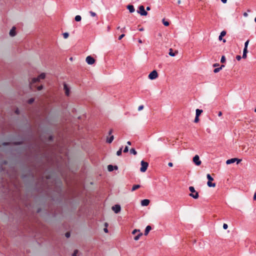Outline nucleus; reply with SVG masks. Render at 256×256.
I'll return each mask as SVG.
<instances>
[{
    "mask_svg": "<svg viewBox=\"0 0 256 256\" xmlns=\"http://www.w3.org/2000/svg\"><path fill=\"white\" fill-rule=\"evenodd\" d=\"M144 30V28H140L139 29L140 31H143Z\"/></svg>",
    "mask_w": 256,
    "mask_h": 256,
    "instance_id": "obj_60",
    "label": "nucleus"
},
{
    "mask_svg": "<svg viewBox=\"0 0 256 256\" xmlns=\"http://www.w3.org/2000/svg\"><path fill=\"white\" fill-rule=\"evenodd\" d=\"M42 88H43V86H42V85H41V86H38V87H37V90H42Z\"/></svg>",
    "mask_w": 256,
    "mask_h": 256,
    "instance_id": "obj_42",
    "label": "nucleus"
},
{
    "mask_svg": "<svg viewBox=\"0 0 256 256\" xmlns=\"http://www.w3.org/2000/svg\"><path fill=\"white\" fill-rule=\"evenodd\" d=\"M137 12L141 16H146L148 15V12L144 10V7L143 6H140L138 8V10Z\"/></svg>",
    "mask_w": 256,
    "mask_h": 256,
    "instance_id": "obj_4",
    "label": "nucleus"
},
{
    "mask_svg": "<svg viewBox=\"0 0 256 256\" xmlns=\"http://www.w3.org/2000/svg\"><path fill=\"white\" fill-rule=\"evenodd\" d=\"M130 152L134 155H136L137 154L136 151L134 148H131L130 150Z\"/></svg>",
    "mask_w": 256,
    "mask_h": 256,
    "instance_id": "obj_26",
    "label": "nucleus"
},
{
    "mask_svg": "<svg viewBox=\"0 0 256 256\" xmlns=\"http://www.w3.org/2000/svg\"><path fill=\"white\" fill-rule=\"evenodd\" d=\"M193 162L196 166L200 165L202 162L200 160V157L198 155H196L193 158Z\"/></svg>",
    "mask_w": 256,
    "mask_h": 256,
    "instance_id": "obj_8",
    "label": "nucleus"
},
{
    "mask_svg": "<svg viewBox=\"0 0 256 256\" xmlns=\"http://www.w3.org/2000/svg\"><path fill=\"white\" fill-rule=\"evenodd\" d=\"M34 102V99L33 98H30V100H28V104H32Z\"/></svg>",
    "mask_w": 256,
    "mask_h": 256,
    "instance_id": "obj_37",
    "label": "nucleus"
},
{
    "mask_svg": "<svg viewBox=\"0 0 256 256\" xmlns=\"http://www.w3.org/2000/svg\"><path fill=\"white\" fill-rule=\"evenodd\" d=\"M128 146H126L124 150V152L126 153V152H128Z\"/></svg>",
    "mask_w": 256,
    "mask_h": 256,
    "instance_id": "obj_38",
    "label": "nucleus"
},
{
    "mask_svg": "<svg viewBox=\"0 0 256 256\" xmlns=\"http://www.w3.org/2000/svg\"><path fill=\"white\" fill-rule=\"evenodd\" d=\"M64 89L66 96H68L70 94V90L66 84H64Z\"/></svg>",
    "mask_w": 256,
    "mask_h": 256,
    "instance_id": "obj_10",
    "label": "nucleus"
},
{
    "mask_svg": "<svg viewBox=\"0 0 256 256\" xmlns=\"http://www.w3.org/2000/svg\"><path fill=\"white\" fill-rule=\"evenodd\" d=\"M127 144H128V145H131V142H130V141H128V142H127Z\"/></svg>",
    "mask_w": 256,
    "mask_h": 256,
    "instance_id": "obj_57",
    "label": "nucleus"
},
{
    "mask_svg": "<svg viewBox=\"0 0 256 256\" xmlns=\"http://www.w3.org/2000/svg\"><path fill=\"white\" fill-rule=\"evenodd\" d=\"M178 51H176L175 52H173V50H172V48H170V52H169V55L172 56H176V54H178Z\"/></svg>",
    "mask_w": 256,
    "mask_h": 256,
    "instance_id": "obj_16",
    "label": "nucleus"
},
{
    "mask_svg": "<svg viewBox=\"0 0 256 256\" xmlns=\"http://www.w3.org/2000/svg\"><path fill=\"white\" fill-rule=\"evenodd\" d=\"M219 66V64H218L216 63V64H214L213 66H214V67H216V66Z\"/></svg>",
    "mask_w": 256,
    "mask_h": 256,
    "instance_id": "obj_49",
    "label": "nucleus"
},
{
    "mask_svg": "<svg viewBox=\"0 0 256 256\" xmlns=\"http://www.w3.org/2000/svg\"><path fill=\"white\" fill-rule=\"evenodd\" d=\"M254 200H256V192L254 193Z\"/></svg>",
    "mask_w": 256,
    "mask_h": 256,
    "instance_id": "obj_50",
    "label": "nucleus"
},
{
    "mask_svg": "<svg viewBox=\"0 0 256 256\" xmlns=\"http://www.w3.org/2000/svg\"><path fill=\"white\" fill-rule=\"evenodd\" d=\"M202 112V110L200 109L196 110V116H200V115Z\"/></svg>",
    "mask_w": 256,
    "mask_h": 256,
    "instance_id": "obj_22",
    "label": "nucleus"
},
{
    "mask_svg": "<svg viewBox=\"0 0 256 256\" xmlns=\"http://www.w3.org/2000/svg\"><path fill=\"white\" fill-rule=\"evenodd\" d=\"M207 178L208 179V181H212L214 180V178L211 176L210 174H208L206 175Z\"/></svg>",
    "mask_w": 256,
    "mask_h": 256,
    "instance_id": "obj_28",
    "label": "nucleus"
},
{
    "mask_svg": "<svg viewBox=\"0 0 256 256\" xmlns=\"http://www.w3.org/2000/svg\"><path fill=\"white\" fill-rule=\"evenodd\" d=\"M126 8L129 10L130 12L131 13L134 12L135 10L134 6L132 5L129 4L127 6Z\"/></svg>",
    "mask_w": 256,
    "mask_h": 256,
    "instance_id": "obj_13",
    "label": "nucleus"
},
{
    "mask_svg": "<svg viewBox=\"0 0 256 256\" xmlns=\"http://www.w3.org/2000/svg\"><path fill=\"white\" fill-rule=\"evenodd\" d=\"M242 58V57L240 56H239V55H238L236 56V59L238 60H240Z\"/></svg>",
    "mask_w": 256,
    "mask_h": 256,
    "instance_id": "obj_43",
    "label": "nucleus"
},
{
    "mask_svg": "<svg viewBox=\"0 0 256 256\" xmlns=\"http://www.w3.org/2000/svg\"><path fill=\"white\" fill-rule=\"evenodd\" d=\"M249 42L250 40H246L245 43H244V50H248V44H249Z\"/></svg>",
    "mask_w": 256,
    "mask_h": 256,
    "instance_id": "obj_24",
    "label": "nucleus"
},
{
    "mask_svg": "<svg viewBox=\"0 0 256 256\" xmlns=\"http://www.w3.org/2000/svg\"><path fill=\"white\" fill-rule=\"evenodd\" d=\"M221 1L224 3L226 4L227 2V0H221Z\"/></svg>",
    "mask_w": 256,
    "mask_h": 256,
    "instance_id": "obj_53",
    "label": "nucleus"
},
{
    "mask_svg": "<svg viewBox=\"0 0 256 256\" xmlns=\"http://www.w3.org/2000/svg\"><path fill=\"white\" fill-rule=\"evenodd\" d=\"M188 188L190 191L192 192L189 196L194 199L198 198L199 197L198 193L196 191L194 187L190 186Z\"/></svg>",
    "mask_w": 256,
    "mask_h": 256,
    "instance_id": "obj_2",
    "label": "nucleus"
},
{
    "mask_svg": "<svg viewBox=\"0 0 256 256\" xmlns=\"http://www.w3.org/2000/svg\"><path fill=\"white\" fill-rule=\"evenodd\" d=\"M90 14L91 15V16H93V17L96 16V15L94 12H92V11L90 12Z\"/></svg>",
    "mask_w": 256,
    "mask_h": 256,
    "instance_id": "obj_34",
    "label": "nucleus"
},
{
    "mask_svg": "<svg viewBox=\"0 0 256 256\" xmlns=\"http://www.w3.org/2000/svg\"><path fill=\"white\" fill-rule=\"evenodd\" d=\"M86 60L88 64L90 65L94 64L96 62L95 60L91 56H88L86 58Z\"/></svg>",
    "mask_w": 256,
    "mask_h": 256,
    "instance_id": "obj_7",
    "label": "nucleus"
},
{
    "mask_svg": "<svg viewBox=\"0 0 256 256\" xmlns=\"http://www.w3.org/2000/svg\"><path fill=\"white\" fill-rule=\"evenodd\" d=\"M138 42L140 43V44L142 43V40H140V39L138 40Z\"/></svg>",
    "mask_w": 256,
    "mask_h": 256,
    "instance_id": "obj_58",
    "label": "nucleus"
},
{
    "mask_svg": "<svg viewBox=\"0 0 256 256\" xmlns=\"http://www.w3.org/2000/svg\"><path fill=\"white\" fill-rule=\"evenodd\" d=\"M140 230H137V229H135L132 232V234H136V232H140Z\"/></svg>",
    "mask_w": 256,
    "mask_h": 256,
    "instance_id": "obj_33",
    "label": "nucleus"
},
{
    "mask_svg": "<svg viewBox=\"0 0 256 256\" xmlns=\"http://www.w3.org/2000/svg\"><path fill=\"white\" fill-rule=\"evenodd\" d=\"M146 10H150V6H147Z\"/></svg>",
    "mask_w": 256,
    "mask_h": 256,
    "instance_id": "obj_54",
    "label": "nucleus"
},
{
    "mask_svg": "<svg viewBox=\"0 0 256 256\" xmlns=\"http://www.w3.org/2000/svg\"><path fill=\"white\" fill-rule=\"evenodd\" d=\"M241 161H242L241 159H238L237 158H232L231 159L228 160L226 161V164H230L234 163V162H236L237 164H238Z\"/></svg>",
    "mask_w": 256,
    "mask_h": 256,
    "instance_id": "obj_5",
    "label": "nucleus"
},
{
    "mask_svg": "<svg viewBox=\"0 0 256 256\" xmlns=\"http://www.w3.org/2000/svg\"><path fill=\"white\" fill-rule=\"evenodd\" d=\"M142 235V233L140 231V232H138V234L137 236H136L134 238V240H139V238H140V237Z\"/></svg>",
    "mask_w": 256,
    "mask_h": 256,
    "instance_id": "obj_18",
    "label": "nucleus"
},
{
    "mask_svg": "<svg viewBox=\"0 0 256 256\" xmlns=\"http://www.w3.org/2000/svg\"><path fill=\"white\" fill-rule=\"evenodd\" d=\"M65 235H66V236L68 238L70 236V232H66Z\"/></svg>",
    "mask_w": 256,
    "mask_h": 256,
    "instance_id": "obj_44",
    "label": "nucleus"
},
{
    "mask_svg": "<svg viewBox=\"0 0 256 256\" xmlns=\"http://www.w3.org/2000/svg\"><path fill=\"white\" fill-rule=\"evenodd\" d=\"M15 112H16V114H19V111H18V109L16 110L15 111Z\"/></svg>",
    "mask_w": 256,
    "mask_h": 256,
    "instance_id": "obj_51",
    "label": "nucleus"
},
{
    "mask_svg": "<svg viewBox=\"0 0 256 256\" xmlns=\"http://www.w3.org/2000/svg\"><path fill=\"white\" fill-rule=\"evenodd\" d=\"M152 230V227L150 226H148L144 231V235L146 236L148 234L150 231Z\"/></svg>",
    "mask_w": 256,
    "mask_h": 256,
    "instance_id": "obj_14",
    "label": "nucleus"
},
{
    "mask_svg": "<svg viewBox=\"0 0 256 256\" xmlns=\"http://www.w3.org/2000/svg\"><path fill=\"white\" fill-rule=\"evenodd\" d=\"M162 22H163V24L165 26H168L170 24L167 21H165L164 20V19H163L162 20Z\"/></svg>",
    "mask_w": 256,
    "mask_h": 256,
    "instance_id": "obj_31",
    "label": "nucleus"
},
{
    "mask_svg": "<svg viewBox=\"0 0 256 256\" xmlns=\"http://www.w3.org/2000/svg\"><path fill=\"white\" fill-rule=\"evenodd\" d=\"M220 67H222V68L224 67V65H222V66H220Z\"/></svg>",
    "mask_w": 256,
    "mask_h": 256,
    "instance_id": "obj_62",
    "label": "nucleus"
},
{
    "mask_svg": "<svg viewBox=\"0 0 256 256\" xmlns=\"http://www.w3.org/2000/svg\"><path fill=\"white\" fill-rule=\"evenodd\" d=\"M207 184L209 187H215L216 184L215 183L212 182V181H208L207 182Z\"/></svg>",
    "mask_w": 256,
    "mask_h": 256,
    "instance_id": "obj_17",
    "label": "nucleus"
},
{
    "mask_svg": "<svg viewBox=\"0 0 256 256\" xmlns=\"http://www.w3.org/2000/svg\"><path fill=\"white\" fill-rule=\"evenodd\" d=\"M78 250H76L74 251V253L72 254V256H77V254L78 253Z\"/></svg>",
    "mask_w": 256,
    "mask_h": 256,
    "instance_id": "obj_35",
    "label": "nucleus"
},
{
    "mask_svg": "<svg viewBox=\"0 0 256 256\" xmlns=\"http://www.w3.org/2000/svg\"><path fill=\"white\" fill-rule=\"evenodd\" d=\"M16 34V28L15 27H13L10 30V35L11 36H15Z\"/></svg>",
    "mask_w": 256,
    "mask_h": 256,
    "instance_id": "obj_12",
    "label": "nucleus"
},
{
    "mask_svg": "<svg viewBox=\"0 0 256 256\" xmlns=\"http://www.w3.org/2000/svg\"><path fill=\"white\" fill-rule=\"evenodd\" d=\"M222 112H220H220H218V116H222Z\"/></svg>",
    "mask_w": 256,
    "mask_h": 256,
    "instance_id": "obj_48",
    "label": "nucleus"
},
{
    "mask_svg": "<svg viewBox=\"0 0 256 256\" xmlns=\"http://www.w3.org/2000/svg\"><path fill=\"white\" fill-rule=\"evenodd\" d=\"M254 21H255V22H256V18H254Z\"/></svg>",
    "mask_w": 256,
    "mask_h": 256,
    "instance_id": "obj_63",
    "label": "nucleus"
},
{
    "mask_svg": "<svg viewBox=\"0 0 256 256\" xmlns=\"http://www.w3.org/2000/svg\"><path fill=\"white\" fill-rule=\"evenodd\" d=\"M140 187V186L139 184L134 185L132 188V192L136 190L139 188Z\"/></svg>",
    "mask_w": 256,
    "mask_h": 256,
    "instance_id": "obj_19",
    "label": "nucleus"
},
{
    "mask_svg": "<svg viewBox=\"0 0 256 256\" xmlns=\"http://www.w3.org/2000/svg\"><path fill=\"white\" fill-rule=\"evenodd\" d=\"M199 116H196V118H194V122H198V121H199V118H198Z\"/></svg>",
    "mask_w": 256,
    "mask_h": 256,
    "instance_id": "obj_36",
    "label": "nucleus"
},
{
    "mask_svg": "<svg viewBox=\"0 0 256 256\" xmlns=\"http://www.w3.org/2000/svg\"><path fill=\"white\" fill-rule=\"evenodd\" d=\"M112 130H110V132H109V134H110H110H112Z\"/></svg>",
    "mask_w": 256,
    "mask_h": 256,
    "instance_id": "obj_59",
    "label": "nucleus"
},
{
    "mask_svg": "<svg viewBox=\"0 0 256 256\" xmlns=\"http://www.w3.org/2000/svg\"><path fill=\"white\" fill-rule=\"evenodd\" d=\"M148 78L150 80H154L158 77V74L156 70L152 71L148 75Z\"/></svg>",
    "mask_w": 256,
    "mask_h": 256,
    "instance_id": "obj_6",
    "label": "nucleus"
},
{
    "mask_svg": "<svg viewBox=\"0 0 256 256\" xmlns=\"http://www.w3.org/2000/svg\"><path fill=\"white\" fill-rule=\"evenodd\" d=\"M140 164H141V168H140V172H145L146 170L148 167V162H146L144 160H142L140 162Z\"/></svg>",
    "mask_w": 256,
    "mask_h": 256,
    "instance_id": "obj_3",
    "label": "nucleus"
},
{
    "mask_svg": "<svg viewBox=\"0 0 256 256\" xmlns=\"http://www.w3.org/2000/svg\"><path fill=\"white\" fill-rule=\"evenodd\" d=\"M104 226H105V228H107V227L108 226V223H106H106L104 224Z\"/></svg>",
    "mask_w": 256,
    "mask_h": 256,
    "instance_id": "obj_55",
    "label": "nucleus"
},
{
    "mask_svg": "<svg viewBox=\"0 0 256 256\" xmlns=\"http://www.w3.org/2000/svg\"><path fill=\"white\" fill-rule=\"evenodd\" d=\"M122 147L120 148V150L118 151H117V152H116L117 156H121L122 152Z\"/></svg>",
    "mask_w": 256,
    "mask_h": 256,
    "instance_id": "obj_27",
    "label": "nucleus"
},
{
    "mask_svg": "<svg viewBox=\"0 0 256 256\" xmlns=\"http://www.w3.org/2000/svg\"><path fill=\"white\" fill-rule=\"evenodd\" d=\"M222 70V67L216 68L215 69H214V73H217V72H219L220 71V70Z\"/></svg>",
    "mask_w": 256,
    "mask_h": 256,
    "instance_id": "obj_29",
    "label": "nucleus"
},
{
    "mask_svg": "<svg viewBox=\"0 0 256 256\" xmlns=\"http://www.w3.org/2000/svg\"><path fill=\"white\" fill-rule=\"evenodd\" d=\"M248 16V14L246 12H244V16L246 17Z\"/></svg>",
    "mask_w": 256,
    "mask_h": 256,
    "instance_id": "obj_52",
    "label": "nucleus"
},
{
    "mask_svg": "<svg viewBox=\"0 0 256 256\" xmlns=\"http://www.w3.org/2000/svg\"><path fill=\"white\" fill-rule=\"evenodd\" d=\"M120 32H125V27H124L122 28H120Z\"/></svg>",
    "mask_w": 256,
    "mask_h": 256,
    "instance_id": "obj_45",
    "label": "nucleus"
},
{
    "mask_svg": "<svg viewBox=\"0 0 256 256\" xmlns=\"http://www.w3.org/2000/svg\"><path fill=\"white\" fill-rule=\"evenodd\" d=\"M108 170L109 172H112L114 170V166L112 165H108Z\"/></svg>",
    "mask_w": 256,
    "mask_h": 256,
    "instance_id": "obj_25",
    "label": "nucleus"
},
{
    "mask_svg": "<svg viewBox=\"0 0 256 256\" xmlns=\"http://www.w3.org/2000/svg\"><path fill=\"white\" fill-rule=\"evenodd\" d=\"M226 31L224 30H223L221 32H220V34L218 37V39L220 40H222V37L225 36L226 34Z\"/></svg>",
    "mask_w": 256,
    "mask_h": 256,
    "instance_id": "obj_15",
    "label": "nucleus"
},
{
    "mask_svg": "<svg viewBox=\"0 0 256 256\" xmlns=\"http://www.w3.org/2000/svg\"><path fill=\"white\" fill-rule=\"evenodd\" d=\"M125 36L124 34H122L118 37V40H121Z\"/></svg>",
    "mask_w": 256,
    "mask_h": 256,
    "instance_id": "obj_39",
    "label": "nucleus"
},
{
    "mask_svg": "<svg viewBox=\"0 0 256 256\" xmlns=\"http://www.w3.org/2000/svg\"><path fill=\"white\" fill-rule=\"evenodd\" d=\"M118 168L116 166H114V169H115V170H118Z\"/></svg>",
    "mask_w": 256,
    "mask_h": 256,
    "instance_id": "obj_56",
    "label": "nucleus"
},
{
    "mask_svg": "<svg viewBox=\"0 0 256 256\" xmlns=\"http://www.w3.org/2000/svg\"><path fill=\"white\" fill-rule=\"evenodd\" d=\"M247 53H248V50H243V54H242V58H246L247 57Z\"/></svg>",
    "mask_w": 256,
    "mask_h": 256,
    "instance_id": "obj_21",
    "label": "nucleus"
},
{
    "mask_svg": "<svg viewBox=\"0 0 256 256\" xmlns=\"http://www.w3.org/2000/svg\"><path fill=\"white\" fill-rule=\"evenodd\" d=\"M112 210L116 214H118L120 211L121 208L120 205L116 204L114 206H112Z\"/></svg>",
    "mask_w": 256,
    "mask_h": 256,
    "instance_id": "obj_9",
    "label": "nucleus"
},
{
    "mask_svg": "<svg viewBox=\"0 0 256 256\" xmlns=\"http://www.w3.org/2000/svg\"><path fill=\"white\" fill-rule=\"evenodd\" d=\"M150 202V201L149 200L144 199L141 201V204L142 206H147L149 204Z\"/></svg>",
    "mask_w": 256,
    "mask_h": 256,
    "instance_id": "obj_11",
    "label": "nucleus"
},
{
    "mask_svg": "<svg viewBox=\"0 0 256 256\" xmlns=\"http://www.w3.org/2000/svg\"><path fill=\"white\" fill-rule=\"evenodd\" d=\"M69 36V34L68 32H64L63 34V37L64 38H67Z\"/></svg>",
    "mask_w": 256,
    "mask_h": 256,
    "instance_id": "obj_30",
    "label": "nucleus"
},
{
    "mask_svg": "<svg viewBox=\"0 0 256 256\" xmlns=\"http://www.w3.org/2000/svg\"><path fill=\"white\" fill-rule=\"evenodd\" d=\"M248 12H250V10H248Z\"/></svg>",
    "mask_w": 256,
    "mask_h": 256,
    "instance_id": "obj_64",
    "label": "nucleus"
},
{
    "mask_svg": "<svg viewBox=\"0 0 256 256\" xmlns=\"http://www.w3.org/2000/svg\"><path fill=\"white\" fill-rule=\"evenodd\" d=\"M75 20L76 21V22H80L81 20H82V18L80 16H79V15H77L75 16Z\"/></svg>",
    "mask_w": 256,
    "mask_h": 256,
    "instance_id": "obj_23",
    "label": "nucleus"
},
{
    "mask_svg": "<svg viewBox=\"0 0 256 256\" xmlns=\"http://www.w3.org/2000/svg\"><path fill=\"white\" fill-rule=\"evenodd\" d=\"M228 228V226L227 224H223V228L224 229V230H226Z\"/></svg>",
    "mask_w": 256,
    "mask_h": 256,
    "instance_id": "obj_41",
    "label": "nucleus"
},
{
    "mask_svg": "<svg viewBox=\"0 0 256 256\" xmlns=\"http://www.w3.org/2000/svg\"><path fill=\"white\" fill-rule=\"evenodd\" d=\"M114 136H110V138H107L106 142L110 144V143H111L112 142V140H114Z\"/></svg>",
    "mask_w": 256,
    "mask_h": 256,
    "instance_id": "obj_20",
    "label": "nucleus"
},
{
    "mask_svg": "<svg viewBox=\"0 0 256 256\" xmlns=\"http://www.w3.org/2000/svg\"><path fill=\"white\" fill-rule=\"evenodd\" d=\"M104 232H106V233H108V230L107 228H104Z\"/></svg>",
    "mask_w": 256,
    "mask_h": 256,
    "instance_id": "obj_47",
    "label": "nucleus"
},
{
    "mask_svg": "<svg viewBox=\"0 0 256 256\" xmlns=\"http://www.w3.org/2000/svg\"><path fill=\"white\" fill-rule=\"evenodd\" d=\"M226 62V58L224 56H222L220 60V62L222 63H224Z\"/></svg>",
    "mask_w": 256,
    "mask_h": 256,
    "instance_id": "obj_32",
    "label": "nucleus"
},
{
    "mask_svg": "<svg viewBox=\"0 0 256 256\" xmlns=\"http://www.w3.org/2000/svg\"><path fill=\"white\" fill-rule=\"evenodd\" d=\"M143 108H144V106H142V105L140 106L138 108V110L140 111V110H142Z\"/></svg>",
    "mask_w": 256,
    "mask_h": 256,
    "instance_id": "obj_40",
    "label": "nucleus"
},
{
    "mask_svg": "<svg viewBox=\"0 0 256 256\" xmlns=\"http://www.w3.org/2000/svg\"><path fill=\"white\" fill-rule=\"evenodd\" d=\"M222 41H223V42H226V40H225V39H224V40H222Z\"/></svg>",
    "mask_w": 256,
    "mask_h": 256,
    "instance_id": "obj_61",
    "label": "nucleus"
},
{
    "mask_svg": "<svg viewBox=\"0 0 256 256\" xmlns=\"http://www.w3.org/2000/svg\"><path fill=\"white\" fill-rule=\"evenodd\" d=\"M46 74L44 73L41 74L38 78H33L32 81L30 82V88H32V87L36 86L34 84L38 82L40 80H43L45 78Z\"/></svg>",
    "mask_w": 256,
    "mask_h": 256,
    "instance_id": "obj_1",
    "label": "nucleus"
},
{
    "mask_svg": "<svg viewBox=\"0 0 256 256\" xmlns=\"http://www.w3.org/2000/svg\"><path fill=\"white\" fill-rule=\"evenodd\" d=\"M168 166L170 167H172L173 166V164L171 162L168 163Z\"/></svg>",
    "mask_w": 256,
    "mask_h": 256,
    "instance_id": "obj_46",
    "label": "nucleus"
}]
</instances>
